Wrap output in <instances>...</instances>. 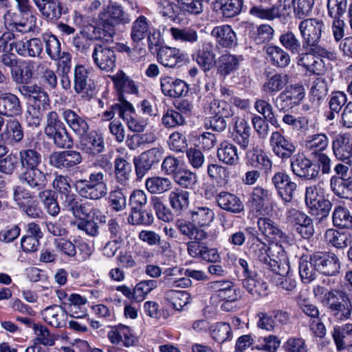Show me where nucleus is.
Masks as SVG:
<instances>
[{"label": "nucleus", "instance_id": "1", "mask_svg": "<svg viewBox=\"0 0 352 352\" xmlns=\"http://www.w3.org/2000/svg\"><path fill=\"white\" fill-rule=\"evenodd\" d=\"M89 168L88 177L76 179L74 188L81 197L98 201L108 194L106 175L111 170L112 163L107 155H102L99 156Z\"/></svg>", "mask_w": 352, "mask_h": 352}, {"label": "nucleus", "instance_id": "2", "mask_svg": "<svg viewBox=\"0 0 352 352\" xmlns=\"http://www.w3.org/2000/svg\"><path fill=\"white\" fill-rule=\"evenodd\" d=\"M313 292L336 320L344 321L351 318L352 302L345 291L338 289L328 290L324 286L317 285Z\"/></svg>", "mask_w": 352, "mask_h": 352}, {"label": "nucleus", "instance_id": "3", "mask_svg": "<svg viewBox=\"0 0 352 352\" xmlns=\"http://www.w3.org/2000/svg\"><path fill=\"white\" fill-rule=\"evenodd\" d=\"M131 17L124 8L117 3H111L98 14L96 26H92L94 37L105 41H111L116 33V27L129 24Z\"/></svg>", "mask_w": 352, "mask_h": 352}, {"label": "nucleus", "instance_id": "4", "mask_svg": "<svg viewBox=\"0 0 352 352\" xmlns=\"http://www.w3.org/2000/svg\"><path fill=\"white\" fill-rule=\"evenodd\" d=\"M250 253L254 260L264 265L267 269L275 274H282L279 257L284 256V252L277 242L267 246L258 236H254L250 246Z\"/></svg>", "mask_w": 352, "mask_h": 352}, {"label": "nucleus", "instance_id": "5", "mask_svg": "<svg viewBox=\"0 0 352 352\" xmlns=\"http://www.w3.org/2000/svg\"><path fill=\"white\" fill-rule=\"evenodd\" d=\"M250 253L254 260L264 265L267 269L275 274H282L279 257L284 256V252L277 242L267 246L258 236H254L250 246Z\"/></svg>", "mask_w": 352, "mask_h": 352}, {"label": "nucleus", "instance_id": "6", "mask_svg": "<svg viewBox=\"0 0 352 352\" xmlns=\"http://www.w3.org/2000/svg\"><path fill=\"white\" fill-rule=\"evenodd\" d=\"M44 133L47 139L58 148H70L73 146L72 135L55 111L47 113Z\"/></svg>", "mask_w": 352, "mask_h": 352}, {"label": "nucleus", "instance_id": "7", "mask_svg": "<svg viewBox=\"0 0 352 352\" xmlns=\"http://www.w3.org/2000/svg\"><path fill=\"white\" fill-rule=\"evenodd\" d=\"M188 220L179 219L176 223L179 230L205 231L215 218L214 211L205 205L194 206L188 212Z\"/></svg>", "mask_w": 352, "mask_h": 352}, {"label": "nucleus", "instance_id": "8", "mask_svg": "<svg viewBox=\"0 0 352 352\" xmlns=\"http://www.w3.org/2000/svg\"><path fill=\"white\" fill-rule=\"evenodd\" d=\"M290 168L296 176L307 180L319 177L320 167L303 154L298 153L290 158Z\"/></svg>", "mask_w": 352, "mask_h": 352}, {"label": "nucleus", "instance_id": "9", "mask_svg": "<svg viewBox=\"0 0 352 352\" xmlns=\"http://www.w3.org/2000/svg\"><path fill=\"white\" fill-rule=\"evenodd\" d=\"M324 29L325 25L322 20L309 18L301 21L298 25V30L302 38V47L320 41Z\"/></svg>", "mask_w": 352, "mask_h": 352}, {"label": "nucleus", "instance_id": "10", "mask_svg": "<svg viewBox=\"0 0 352 352\" xmlns=\"http://www.w3.org/2000/svg\"><path fill=\"white\" fill-rule=\"evenodd\" d=\"M305 88L300 84L287 86L276 97L274 102L280 110H288L297 106L305 97Z\"/></svg>", "mask_w": 352, "mask_h": 352}, {"label": "nucleus", "instance_id": "11", "mask_svg": "<svg viewBox=\"0 0 352 352\" xmlns=\"http://www.w3.org/2000/svg\"><path fill=\"white\" fill-rule=\"evenodd\" d=\"M163 157V151L160 148H152L133 159L137 177L143 178L151 169L152 166L158 164Z\"/></svg>", "mask_w": 352, "mask_h": 352}, {"label": "nucleus", "instance_id": "12", "mask_svg": "<svg viewBox=\"0 0 352 352\" xmlns=\"http://www.w3.org/2000/svg\"><path fill=\"white\" fill-rule=\"evenodd\" d=\"M93 61L100 70L113 72L116 66V56L114 50L106 45H94L92 54Z\"/></svg>", "mask_w": 352, "mask_h": 352}, {"label": "nucleus", "instance_id": "13", "mask_svg": "<svg viewBox=\"0 0 352 352\" xmlns=\"http://www.w3.org/2000/svg\"><path fill=\"white\" fill-rule=\"evenodd\" d=\"M270 146L274 155L283 162L290 159L296 151L294 144L278 131L272 133Z\"/></svg>", "mask_w": 352, "mask_h": 352}, {"label": "nucleus", "instance_id": "14", "mask_svg": "<svg viewBox=\"0 0 352 352\" xmlns=\"http://www.w3.org/2000/svg\"><path fill=\"white\" fill-rule=\"evenodd\" d=\"M74 88L82 98H90L94 94L89 72L82 65H77L74 69Z\"/></svg>", "mask_w": 352, "mask_h": 352}, {"label": "nucleus", "instance_id": "15", "mask_svg": "<svg viewBox=\"0 0 352 352\" xmlns=\"http://www.w3.org/2000/svg\"><path fill=\"white\" fill-rule=\"evenodd\" d=\"M78 148L82 152L92 157L102 153L105 146L102 135L94 130L78 138Z\"/></svg>", "mask_w": 352, "mask_h": 352}, {"label": "nucleus", "instance_id": "16", "mask_svg": "<svg viewBox=\"0 0 352 352\" xmlns=\"http://www.w3.org/2000/svg\"><path fill=\"white\" fill-rule=\"evenodd\" d=\"M314 261L318 272L325 276L336 275L340 268L338 257L332 252H316L313 254Z\"/></svg>", "mask_w": 352, "mask_h": 352}, {"label": "nucleus", "instance_id": "17", "mask_svg": "<svg viewBox=\"0 0 352 352\" xmlns=\"http://www.w3.org/2000/svg\"><path fill=\"white\" fill-rule=\"evenodd\" d=\"M272 195V192L269 190L256 186L250 193L249 201L259 215L266 216L272 210V206L270 204Z\"/></svg>", "mask_w": 352, "mask_h": 352}, {"label": "nucleus", "instance_id": "18", "mask_svg": "<svg viewBox=\"0 0 352 352\" xmlns=\"http://www.w3.org/2000/svg\"><path fill=\"white\" fill-rule=\"evenodd\" d=\"M51 166L59 169H69L82 162V157L80 152L66 150L53 152L49 157Z\"/></svg>", "mask_w": 352, "mask_h": 352}, {"label": "nucleus", "instance_id": "19", "mask_svg": "<svg viewBox=\"0 0 352 352\" xmlns=\"http://www.w3.org/2000/svg\"><path fill=\"white\" fill-rule=\"evenodd\" d=\"M179 232L188 237L190 241L186 243L187 252L188 255L196 259H199L206 247V243L204 242V240L208 238V233L206 231L196 232L187 230H179Z\"/></svg>", "mask_w": 352, "mask_h": 352}, {"label": "nucleus", "instance_id": "20", "mask_svg": "<svg viewBox=\"0 0 352 352\" xmlns=\"http://www.w3.org/2000/svg\"><path fill=\"white\" fill-rule=\"evenodd\" d=\"M24 131L21 122L17 119L6 121L0 134V142L4 144L14 146L19 144L23 139Z\"/></svg>", "mask_w": 352, "mask_h": 352}, {"label": "nucleus", "instance_id": "21", "mask_svg": "<svg viewBox=\"0 0 352 352\" xmlns=\"http://www.w3.org/2000/svg\"><path fill=\"white\" fill-rule=\"evenodd\" d=\"M193 59L198 65L207 72L213 68L216 65V55L214 47L212 42L204 41L192 55Z\"/></svg>", "mask_w": 352, "mask_h": 352}, {"label": "nucleus", "instance_id": "22", "mask_svg": "<svg viewBox=\"0 0 352 352\" xmlns=\"http://www.w3.org/2000/svg\"><path fill=\"white\" fill-rule=\"evenodd\" d=\"M160 87L164 96L173 98L185 96L188 92V85L185 81L168 76L161 77Z\"/></svg>", "mask_w": 352, "mask_h": 352}, {"label": "nucleus", "instance_id": "23", "mask_svg": "<svg viewBox=\"0 0 352 352\" xmlns=\"http://www.w3.org/2000/svg\"><path fill=\"white\" fill-rule=\"evenodd\" d=\"M47 173L37 167L24 170L19 178L32 190L40 192L45 189L47 184Z\"/></svg>", "mask_w": 352, "mask_h": 352}, {"label": "nucleus", "instance_id": "24", "mask_svg": "<svg viewBox=\"0 0 352 352\" xmlns=\"http://www.w3.org/2000/svg\"><path fill=\"white\" fill-rule=\"evenodd\" d=\"M216 204L219 208L232 214H239L244 211V205L235 194L221 190L216 197Z\"/></svg>", "mask_w": 352, "mask_h": 352}, {"label": "nucleus", "instance_id": "25", "mask_svg": "<svg viewBox=\"0 0 352 352\" xmlns=\"http://www.w3.org/2000/svg\"><path fill=\"white\" fill-rule=\"evenodd\" d=\"M117 91L118 97H125L126 94L138 95L139 89L134 80L128 76L123 71L120 70L116 74L110 76Z\"/></svg>", "mask_w": 352, "mask_h": 352}, {"label": "nucleus", "instance_id": "26", "mask_svg": "<svg viewBox=\"0 0 352 352\" xmlns=\"http://www.w3.org/2000/svg\"><path fill=\"white\" fill-rule=\"evenodd\" d=\"M62 117L78 138L89 131L90 127L86 118L78 115L76 111L69 109H64Z\"/></svg>", "mask_w": 352, "mask_h": 352}, {"label": "nucleus", "instance_id": "27", "mask_svg": "<svg viewBox=\"0 0 352 352\" xmlns=\"http://www.w3.org/2000/svg\"><path fill=\"white\" fill-rule=\"evenodd\" d=\"M332 149L336 157L346 164L351 162L352 140L349 134H339L332 142Z\"/></svg>", "mask_w": 352, "mask_h": 352}, {"label": "nucleus", "instance_id": "28", "mask_svg": "<svg viewBox=\"0 0 352 352\" xmlns=\"http://www.w3.org/2000/svg\"><path fill=\"white\" fill-rule=\"evenodd\" d=\"M22 111V104L16 95L11 92L0 94V115L12 118L20 116Z\"/></svg>", "mask_w": 352, "mask_h": 352}, {"label": "nucleus", "instance_id": "29", "mask_svg": "<svg viewBox=\"0 0 352 352\" xmlns=\"http://www.w3.org/2000/svg\"><path fill=\"white\" fill-rule=\"evenodd\" d=\"M234 129L232 138L239 145L241 148L245 150L250 144L251 128L248 121L244 118L235 117L233 118Z\"/></svg>", "mask_w": 352, "mask_h": 352}, {"label": "nucleus", "instance_id": "30", "mask_svg": "<svg viewBox=\"0 0 352 352\" xmlns=\"http://www.w3.org/2000/svg\"><path fill=\"white\" fill-rule=\"evenodd\" d=\"M257 226L261 234L272 241H282L287 239L285 234L280 229L278 225L270 218L260 217Z\"/></svg>", "mask_w": 352, "mask_h": 352}, {"label": "nucleus", "instance_id": "31", "mask_svg": "<svg viewBox=\"0 0 352 352\" xmlns=\"http://www.w3.org/2000/svg\"><path fill=\"white\" fill-rule=\"evenodd\" d=\"M298 65L304 67L307 72L315 75H322L326 71L324 60L310 53H302L297 57Z\"/></svg>", "mask_w": 352, "mask_h": 352}, {"label": "nucleus", "instance_id": "32", "mask_svg": "<svg viewBox=\"0 0 352 352\" xmlns=\"http://www.w3.org/2000/svg\"><path fill=\"white\" fill-rule=\"evenodd\" d=\"M289 76L285 73L268 72L263 85L262 91L268 94H276L281 91L289 82Z\"/></svg>", "mask_w": 352, "mask_h": 352}, {"label": "nucleus", "instance_id": "33", "mask_svg": "<svg viewBox=\"0 0 352 352\" xmlns=\"http://www.w3.org/2000/svg\"><path fill=\"white\" fill-rule=\"evenodd\" d=\"M211 35L215 38L217 43L223 47L232 48L237 43L236 33L228 25L214 28L211 32Z\"/></svg>", "mask_w": 352, "mask_h": 352}, {"label": "nucleus", "instance_id": "34", "mask_svg": "<svg viewBox=\"0 0 352 352\" xmlns=\"http://www.w3.org/2000/svg\"><path fill=\"white\" fill-rule=\"evenodd\" d=\"M18 162L21 168L26 169L37 168L42 163L41 153L34 148H23L18 153Z\"/></svg>", "mask_w": 352, "mask_h": 352}, {"label": "nucleus", "instance_id": "35", "mask_svg": "<svg viewBox=\"0 0 352 352\" xmlns=\"http://www.w3.org/2000/svg\"><path fill=\"white\" fill-rule=\"evenodd\" d=\"M183 60L184 54L175 47H162L157 52L158 62L166 67L173 68Z\"/></svg>", "mask_w": 352, "mask_h": 352}, {"label": "nucleus", "instance_id": "36", "mask_svg": "<svg viewBox=\"0 0 352 352\" xmlns=\"http://www.w3.org/2000/svg\"><path fill=\"white\" fill-rule=\"evenodd\" d=\"M41 314L43 319L52 327L60 328L65 324L67 314L60 305L49 306L42 311Z\"/></svg>", "mask_w": 352, "mask_h": 352}, {"label": "nucleus", "instance_id": "37", "mask_svg": "<svg viewBox=\"0 0 352 352\" xmlns=\"http://www.w3.org/2000/svg\"><path fill=\"white\" fill-rule=\"evenodd\" d=\"M189 192L181 188H175L170 192L168 200L171 209L177 214H181L183 211L186 210L190 202Z\"/></svg>", "mask_w": 352, "mask_h": 352}, {"label": "nucleus", "instance_id": "38", "mask_svg": "<svg viewBox=\"0 0 352 352\" xmlns=\"http://www.w3.org/2000/svg\"><path fill=\"white\" fill-rule=\"evenodd\" d=\"M298 270L302 283L309 284L316 278L318 270L314 261L313 254L304 255L300 258Z\"/></svg>", "mask_w": 352, "mask_h": 352}, {"label": "nucleus", "instance_id": "39", "mask_svg": "<svg viewBox=\"0 0 352 352\" xmlns=\"http://www.w3.org/2000/svg\"><path fill=\"white\" fill-rule=\"evenodd\" d=\"M20 93L25 98L32 101L34 105L43 107L49 102L47 94L36 85H22L19 88Z\"/></svg>", "mask_w": 352, "mask_h": 352}, {"label": "nucleus", "instance_id": "40", "mask_svg": "<svg viewBox=\"0 0 352 352\" xmlns=\"http://www.w3.org/2000/svg\"><path fill=\"white\" fill-rule=\"evenodd\" d=\"M267 58L277 67L285 68L289 65L290 56L285 50L277 45H268L265 47Z\"/></svg>", "mask_w": 352, "mask_h": 352}, {"label": "nucleus", "instance_id": "41", "mask_svg": "<svg viewBox=\"0 0 352 352\" xmlns=\"http://www.w3.org/2000/svg\"><path fill=\"white\" fill-rule=\"evenodd\" d=\"M324 237L329 245L337 248L343 249L352 243V235L349 232H340L336 229H328Z\"/></svg>", "mask_w": 352, "mask_h": 352}, {"label": "nucleus", "instance_id": "42", "mask_svg": "<svg viewBox=\"0 0 352 352\" xmlns=\"http://www.w3.org/2000/svg\"><path fill=\"white\" fill-rule=\"evenodd\" d=\"M217 155L219 161L230 166L236 165L239 160L237 148L228 141L220 143Z\"/></svg>", "mask_w": 352, "mask_h": 352}, {"label": "nucleus", "instance_id": "43", "mask_svg": "<svg viewBox=\"0 0 352 352\" xmlns=\"http://www.w3.org/2000/svg\"><path fill=\"white\" fill-rule=\"evenodd\" d=\"M151 22L143 16H139L133 23L131 27V38L135 43H139L144 39L151 30Z\"/></svg>", "mask_w": 352, "mask_h": 352}, {"label": "nucleus", "instance_id": "44", "mask_svg": "<svg viewBox=\"0 0 352 352\" xmlns=\"http://www.w3.org/2000/svg\"><path fill=\"white\" fill-rule=\"evenodd\" d=\"M256 274L249 275L242 280V285L252 296L264 297L267 295V285L265 282L258 280Z\"/></svg>", "mask_w": 352, "mask_h": 352}, {"label": "nucleus", "instance_id": "45", "mask_svg": "<svg viewBox=\"0 0 352 352\" xmlns=\"http://www.w3.org/2000/svg\"><path fill=\"white\" fill-rule=\"evenodd\" d=\"M330 187L336 195L342 199L352 197V179L336 177L333 176L330 179Z\"/></svg>", "mask_w": 352, "mask_h": 352}, {"label": "nucleus", "instance_id": "46", "mask_svg": "<svg viewBox=\"0 0 352 352\" xmlns=\"http://www.w3.org/2000/svg\"><path fill=\"white\" fill-rule=\"evenodd\" d=\"M25 17L19 21L13 20L9 24L10 32L26 34L34 32L36 28V17L34 14H23Z\"/></svg>", "mask_w": 352, "mask_h": 352}, {"label": "nucleus", "instance_id": "47", "mask_svg": "<svg viewBox=\"0 0 352 352\" xmlns=\"http://www.w3.org/2000/svg\"><path fill=\"white\" fill-rule=\"evenodd\" d=\"M32 329L34 331V344H42L45 346H52L55 344L57 339L56 336L50 333L47 327L42 324H32Z\"/></svg>", "mask_w": 352, "mask_h": 352}, {"label": "nucleus", "instance_id": "48", "mask_svg": "<svg viewBox=\"0 0 352 352\" xmlns=\"http://www.w3.org/2000/svg\"><path fill=\"white\" fill-rule=\"evenodd\" d=\"M127 221L133 226H149L154 222V215L151 210L141 208V209L130 210Z\"/></svg>", "mask_w": 352, "mask_h": 352}, {"label": "nucleus", "instance_id": "49", "mask_svg": "<svg viewBox=\"0 0 352 352\" xmlns=\"http://www.w3.org/2000/svg\"><path fill=\"white\" fill-rule=\"evenodd\" d=\"M145 186L151 194H162L172 188V182L167 177L154 176L146 179Z\"/></svg>", "mask_w": 352, "mask_h": 352}, {"label": "nucleus", "instance_id": "50", "mask_svg": "<svg viewBox=\"0 0 352 352\" xmlns=\"http://www.w3.org/2000/svg\"><path fill=\"white\" fill-rule=\"evenodd\" d=\"M239 65V60L237 56L230 54H224L219 58L217 71L221 76L225 77L236 71Z\"/></svg>", "mask_w": 352, "mask_h": 352}, {"label": "nucleus", "instance_id": "51", "mask_svg": "<svg viewBox=\"0 0 352 352\" xmlns=\"http://www.w3.org/2000/svg\"><path fill=\"white\" fill-rule=\"evenodd\" d=\"M332 221L335 227L345 229L352 228V215L346 208L336 207L332 214Z\"/></svg>", "mask_w": 352, "mask_h": 352}, {"label": "nucleus", "instance_id": "52", "mask_svg": "<svg viewBox=\"0 0 352 352\" xmlns=\"http://www.w3.org/2000/svg\"><path fill=\"white\" fill-rule=\"evenodd\" d=\"M280 44L292 54H301L302 41L301 42L297 36L292 31L283 33L279 37Z\"/></svg>", "mask_w": 352, "mask_h": 352}, {"label": "nucleus", "instance_id": "53", "mask_svg": "<svg viewBox=\"0 0 352 352\" xmlns=\"http://www.w3.org/2000/svg\"><path fill=\"white\" fill-rule=\"evenodd\" d=\"M254 109L262 118L267 120L268 122L275 127L280 126L278 119L276 118L272 104L263 99H257L254 102Z\"/></svg>", "mask_w": 352, "mask_h": 352}, {"label": "nucleus", "instance_id": "54", "mask_svg": "<svg viewBox=\"0 0 352 352\" xmlns=\"http://www.w3.org/2000/svg\"><path fill=\"white\" fill-rule=\"evenodd\" d=\"M170 32L173 39L177 41L195 43L198 41L199 36L197 32L192 28H171Z\"/></svg>", "mask_w": 352, "mask_h": 352}, {"label": "nucleus", "instance_id": "55", "mask_svg": "<svg viewBox=\"0 0 352 352\" xmlns=\"http://www.w3.org/2000/svg\"><path fill=\"white\" fill-rule=\"evenodd\" d=\"M217 3L223 16L230 18L238 15L242 10L243 0H219Z\"/></svg>", "mask_w": 352, "mask_h": 352}, {"label": "nucleus", "instance_id": "56", "mask_svg": "<svg viewBox=\"0 0 352 352\" xmlns=\"http://www.w3.org/2000/svg\"><path fill=\"white\" fill-rule=\"evenodd\" d=\"M115 175L118 182L125 184L130 178L131 165L123 157H118L114 162Z\"/></svg>", "mask_w": 352, "mask_h": 352}, {"label": "nucleus", "instance_id": "57", "mask_svg": "<svg viewBox=\"0 0 352 352\" xmlns=\"http://www.w3.org/2000/svg\"><path fill=\"white\" fill-rule=\"evenodd\" d=\"M43 41L45 43V52L52 60H57L61 57V45L54 35H44Z\"/></svg>", "mask_w": 352, "mask_h": 352}, {"label": "nucleus", "instance_id": "58", "mask_svg": "<svg viewBox=\"0 0 352 352\" xmlns=\"http://www.w3.org/2000/svg\"><path fill=\"white\" fill-rule=\"evenodd\" d=\"M150 204L160 220L169 222L173 219L171 210L164 204L160 197L156 196L151 197Z\"/></svg>", "mask_w": 352, "mask_h": 352}, {"label": "nucleus", "instance_id": "59", "mask_svg": "<svg viewBox=\"0 0 352 352\" xmlns=\"http://www.w3.org/2000/svg\"><path fill=\"white\" fill-rule=\"evenodd\" d=\"M155 280H146L138 283L133 288V300L141 302L144 300L148 293L157 287Z\"/></svg>", "mask_w": 352, "mask_h": 352}, {"label": "nucleus", "instance_id": "60", "mask_svg": "<svg viewBox=\"0 0 352 352\" xmlns=\"http://www.w3.org/2000/svg\"><path fill=\"white\" fill-rule=\"evenodd\" d=\"M250 14L255 17L267 20H273L280 16L279 9L276 6L270 8L254 6L250 8Z\"/></svg>", "mask_w": 352, "mask_h": 352}, {"label": "nucleus", "instance_id": "61", "mask_svg": "<svg viewBox=\"0 0 352 352\" xmlns=\"http://www.w3.org/2000/svg\"><path fill=\"white\" fill-rule=\"evenodd\" d=\"M38 10L45 19L50 21H56L62 15V6L59 0H52Z\"/></svg>", "mask_w": 352, "mask_h": 352}, {"label": "nucleus", "instance_id": "62", "mask_svg": "<svg viewBox=\"0 0 352 352\" xmlns=\"http://www.w3.org/2000/svg\"><path fill=\"white\" fill-rule=\"evenodd\" d=\"M308 138L306 146L313 153H322L329 145V138L324 133L314 134Z\"/></svg>", "mask_w": 352, "mask_h": 352}, {"label": "nucleus", "instance_id": "63", "mask_svg": "<svg viewBox=\"0 0 352 352\" xmlns=\"http://www.w3.org/2000/svg\"><path fill=\"white\" fill-rule=\"evenodd\" d=\"M177 184L184 188H190L197 182V175L187 169H179L173 176Z\"/></svg>", "mask_w": 352, "mask_h": 352}, {"label": "nucleus", "instance_id": "64", "mask_svg": "<svg viewBox=\"0 0 352 352\" xmlns=\"http://www.w3.org/2000/svg\"><path fill=\"white\" fill-rule=\"evenodd\" d=\"M168 145L172 151L184 153L188 149L186 133L179 131L173 132L169 136Z\"/></svg>", "mask_w": 352, "mask_h": 352}]
</instances>
